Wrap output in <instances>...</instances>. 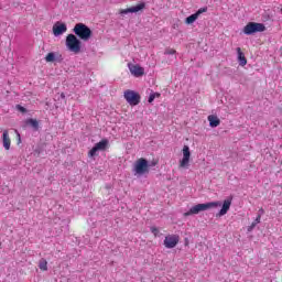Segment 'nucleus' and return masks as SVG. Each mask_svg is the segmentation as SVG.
Instances as JSON below:
<instances>
[{
    "label": "nucleus",
    "mask_w": 282,
    "mask_h": 282,
    "mask_svg": "<svg viewBox=\"0 0 282 282\" xmlns=\"http://www.w3.org/2000/svg\"><path fill=\"white\" fill-rule=\"evenodd\" d=\"M221 206V202H210V203H204V204H197L189 208L188 212L184 213V217H191V215H199V213L204 210H209V208H219Z\"/></svg>",
    "instance_id": "1"
},
{
    "label": "nucleus",
    "mask_w": 282,
    "mask_h": 282,
    "mask_svg": "<svg viewBox=\"0 0 282 282\" xmlns=\"http://www.w3.org/2000/svg\"><path fill=\"white\" fill-rule=\"evenodd\" d=\"M74 34L82 41H89L91 39V29L83 23H77L73 29Z\"/></svg>",
    "instance_id": "2"
},
{
    "label": "nucleus",
    "mask_w": 282,
    "mask_h": 282,
    "mask_svg": "<svg viewBox=\"0 0 282 282\" xmlns=\"http://www.w3.org/2000/svg\"><path fill=\"white\" fill-rule=\"evenodd\" d=\"M66 47L69 52H73L74 54L80 53V40L76 37L74 34H68L66 36Z\"/></svg>",
    "instance_id": "3"
},
{
    "label": "nucleus",
    "mask_w": 282,
    "mask_h": 282,
    "mask_svg": "<svg viewBox=\"0 0 282 282\" xmlns=\"http://www.w3.org/2000/svg\"><path fill=\"white\" fill-rule=\"evenodd\" d=\"M242 32L247 36H251V34H257V32H265V25L263 23L249 22L245 25Z\"/></svg>",
    "instance_id": "4"
},
{
    "label": "nucleus",
    "mask_w": 282,
    "mask_h": 282,
    "mask_svg": "<svg viewBox=\"0 0 282 282\" xmlns=\"http://www.w3.org/2000/svg\"><path fill=\"white\" fill-rule=\"evenodd\" d=\"M134 175H144L149 173V161L147 159H139L133 165Z\"/></svg>",
    "instance_id": "5"
},
{
    "label": "nucleus",
    "mask_w": 282,
    "mask_h": 282,
    "mask_svg": "<svg viewBox=\"0 0 282 282\" xmlns=\"http://www.w3.org/2000/svg\"><path fill=\"white\" fill-rule=\"evenodd\" d=\"M123 98L127 100L128 104L131 105V107L140 105V94H138L135 90H126L123 93Z\"/></svg>",
    "instance_id": "6"
},
{
    "label": "nucleus",
    "mask_w": 282,
    "mask_h": 282,
    "mask_svg": "<svg viewBox=\"0 0 282 282\" xmlns=\"http://www.w3.org/2000/svg\"><path fill=\"white\" fill-rule=\"evenodd\" d=\"M109 144V141L107 139H104L96 143L94 148L88 152L89 158H94L98 155V151H105Z\"/></svg>",
    "instance_id": "7"
},
{
    "label": "nucleus",
    "mask_w": 282,
    "mask_h": 282,
    "mask_svg": "<svg viewBox=\"0 0 282 282\" xmlns=\"http://www.w3.org/2000/svg\"><path fill=\"white\" fill-rule=\"evenodd\" d=\"M188 164H191V148L188 145L183 147V158L180 161L181 169H188Z\"/></svg>",
    "instance_id": "8"
},
{
    "label": "nucleus",
    "mask_w": 282,
    "mask_h": 282,
    "mask_svg": "<svg viewBox=\"0 0 282 282\" xmlns=\"http://www.w3.org/2000/svg\"><path fill=\"white\" fill-rule=\"evenodd\" d=\"M129 72L132 76L135 78H140L141 76H144V67L138 65V64H128Z\"/></svg>",
    "instance_id": "9"
},
{
    "label": "nucleus",
    "mask_w": 282,
    "mask_h": 282,
    "mask_svg": "<svg viewBox=\"0 0 282 282\" xmlns=\"http://www.w3.org/2000/svg\"><path fill=\"white\" fill-rule=\"evenodd\" d=\"M204 12H208V8H207V7L200 8V9H198L195 13H193V14L189 15V17H187V18L185 19V23H186L187 25H193V23H194L197 19H199V15H200V14H204Z\"/></svg>",
    "instance_id": "10"
},
{
    "label": "nucleus",
    "mask_w": 282,
    "mask_h": 282,
    "mask_svg": "<svg viewBox=\"0 0 282 282\" xmlns=\"http://www.w3.org/2000/svg\"><path fill=\"white\" fill-rule=\"evenodd\" d=\"M177 243H180V236L177 235H169L164 239L165 248H169V249L175 248Z\"/></svg>",
    "instance_id": "11"
},
{
    "label": "nucleus",
    "mask_w": 282,
    "mask_h": 282,
    "mask_svg": "<svg viewBox=\"0 0 282 282\" xmlns=\"http://www.w3.org/2000/svg\"><path fill=\"white\" fill-rule=\"evenodd\" d=\"M67 32V24L63 22H56L53 25V34L54 36H62V34H65Z\"/></svg>",
    "instance_id": "12"
},
{
    "label": "nucleus",
    "mask_w": 282,
    "mask_h": 282,
    "mask_svg": "<svg viewBox=\"0 0 282 282\" xmlns=\"http://www.w3.org/2000/svg\"><path fill=\"white\" fill-rule=\"evenodd\" d=\"M145 3L141 2L139 4H137L135 7H130L128 9H121L119 11L120 14H131V13H135V12H140V10H142L143 8H145Z\"/></svg>",
    "instance_id": "13"
},
{
    "label": "nucleus",
    "mask_w": 282,
    "mask_h": 282,
    "mask_svg": "<svg viewBox=\"0 0 282 282\" xmlns=\"http://www.w3.org/2000/svg\"><path fill=\"white\" fill-rule=\"evenodd\" d=\"M230 206H232V198H226L223 203L221 209L218 213V217H224V215H228Z\"/></svg>",
    "instance_id": "14"
},
{
    "label": "nucleus",
    "mask_w": 282,
    "mask_h": 282,
    "mask_svg": "<svg viewBox=\"0 0 282 282\" xmlns=\"http://www.w3.org/2000/svg\"><path fill=\"white\" fill-rule=\"evenodd\" d=\"M46 63H54V61H57L61 63L63 61V55L58 53H48L45 57Z\"/></svg>",
    "instance_id": "15"
},
{
    "label": "nucleus",
    "mask_w": 282,
    "mask_h": 282,
    "mask_svg": "<svg viewBox=\"0 0 282 282\" xmlns=\"http://www.w3.org/2000/svg\"><path fill=\"white\" fill-rule=\"evenodd\" d=\"M2 144L6 151H10L11 140L8 130H4L2 133Z\"/></svg>",
    "instance_id": "16"
},
{
    "label": "nucleus",
    "mask_w": 282,
    "mask_h": 282,
    "mask_svg": "<svg viewBox=\"0 0 282 282\" xmlns=\"http://www.w3.org/2000/svg\"><path fill=\"white\" fill-rule=\"evenodd\" d=\"M207 120L209 122V127H212L213 129H215L216 127H219V124H221V120H219V117H217L215 115L208 116Z\"/></svg>",
    "instance_id": "17"
},
{
    "label": "nucleus",
    "mask_w": 282,
    "mask_h": 282,
    "mask_svg": "<svg viewBox=\"0 0 282 282\" xmlns=\"http://www.w3.org/2000/svg\"><path fill=\"white\" fill-rule=\"evenodd\" d=\"M236 52L238 54L239 65H241V67H245V65H248V59H246V55L243 54V52H241V47H237Z\"/></svg>",
    "instance_id": "18"
},
{
    "label": "nucleus",
    "mask_w": 282,
    "mask_h": 282,
    "mask_svg": "<svg viewBox=\"0 0 282 282\" xmlns=\"http://www.w3.org/2000/svg\"><path fill=\"white\" fill-rule=\"evenodd\" d=\"M25 124L28 127H32L33 131H37L39 130V120H36V119H32V118L26 119L25 120Z\"/></svg>",
    "instance_id": "19"
},
{
    "label": "nucleus",
    "mask_w": 282,
    "mask_h": 282,
    "mask_svg": "<svg viewBox=\"0 0 282 282\" xmlns=\"http://www.w3.org/2000/svg\"><path fill=\"white\" fill-rule=\"evenodd\" d=\"M257 224H261V215H258L254 221L248 227V232H252L257 228Z\"/></svg>",
    "instance_id": "20"
},
{
    "label": "nucleus",
    "mask_w": 282,
    "mask_h": 282,
    "mask_svg": "<svg viewBox=\"0 0 282 282\" xmlns=\"http://www.w3.org/2000/svg\"><path fill=\"white\" fill-rule=\"evenodd\" d=\"M39 268L40 270H42L43 272H47V260L45 259H41L39 262Z\"/></svg>",
    "instance_id": "21"
},
{
    "label": "nucleus",
    "mask_w": 282,
    "mask_h": 282,
    "mask_svg": "<svg viewBox=\"0 0 282 282\" xmlns=\"http://www.w3.org/2000/svg\"><path fill=\"white\" fill-rule=\"evenodd\" d=\"M152 235H154V237H160V229L158 227H151L150 228Z\"/></svg>",
    "instance_id": "22"
},
{
    "label": "nucleus",
    "mask_w": 282,
    "mask_h": 282,
    "mask_svg": "<svg viewBox=\"0 0 282 282\" xmlns=\"http://www.w3.org/2000/svg\"><path fill=\"white\" fill-rule=\"evenodd\" d=\"M17 109H18V111H21V113H25V111H26L25 107H23L21 105H18Z\"/></svg>",
    "instance_id": "23"
},
{
    "label": "nucleus",
    "mask_w": 282,
    "mask_h": 282,
    "mask_svg": "<svg viewBox=\"0 0 282 282\" xmlns=\"http://www.w3.org/2000/svg\"><path fill=\"white\" fill-rule=\"evenodd\" d=\"M165 54L173 55V54H175V50L167 48V50H165Z\"/></svg>",
    "instance_id": "24"
},
{
    "label": "nucleus",
    "mask_w": 282,
    "mask_h": 282,
    "mask_svg": "<svg viewBox=\"0 0 282 282\" xmlns=\"http://www.w3.org/2000/svg\"><path fill=\"white\" fill-rule=\"evenodd\" d=\"M153 100H155V95H153V93L149 96L148 102H153Z\"/></svg>",
    "instance_id": "25"
},
{
    "label": "nucleus",
    "mask_w": 282,
    "mask_h": 282,
    "mask_svg": "<svg viewBox=\"0 0 282 282\" xmlns=\"http://www.w3.org/2000/svg\"><path fill=\"white\" fill-rule=\"evenodd\" d=\"M264 214H265V210L263 208H260L258 212V215H260V219H261V216Z\"/></svg>",
    "instance_id": "26"
},
{
    "label": "nucleus",
    "mask_w": 282,
    "mask_h": 282,
    "mask_svg": "<svg viewBox=\"0 0 282 282\" xmlns=\"http://www.w3.org/2000/svg\"><path fill=\"white\" fill-rule=\"evenodd\" d=\"M154 98H160V93H152Z\"/></svg>",
    "instance_id": "27"
},
{
    "label": "nucleus",
    "mask_w": 282,
    "mask_h": 282,
    "mask_svg": "<svg viewBox=\"0 0 282 282\" xmlns=\"http://www.w3.org/2000/svg\"><path fill=\"white\" fill-rule=\"evenodd\" d=\"M61 96H62V98H65V94H62Z\"/></svg>",
    "instance_id": "28"
}]
</instances>
